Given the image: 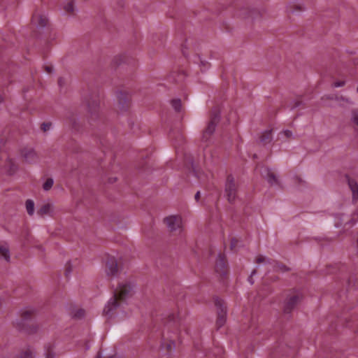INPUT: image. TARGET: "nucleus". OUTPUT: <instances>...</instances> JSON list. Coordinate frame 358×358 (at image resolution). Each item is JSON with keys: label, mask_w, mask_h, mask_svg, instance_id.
I'll return each instance as SVG.
<instances>
[{"label": "nucleus", "mask_w": 358, "mask_h": 358, "mask_svg": "<svg viewBox=\"0 0 358 358\" xmlns=\"http://www.w3.org/2000/svg\"><path fill=\"white\" fill-rule=\"evenodd\" d=\"M135 292V285L130 282L120 283L115 291L113 298L110 299L106 305L103 312L106 315L112 316L119 313L122 305Z\"/></svg>", "instance_id": "obj_1"}, {"label": "nucleus", "mask_w": 358, "mask_h": 358, "mask_svg": "<svg viewBox=\"0 0 358 358\" xmlns=\"http://www.w3.org/2000/svg\"><path fill=\"white\" fill-rule=\"evenodd\" d=\"M164 223L170 231H180L182 229L183 221L180 215H170L164 217Z\"/></svg>", "instance_id": "obj_2"}, {"label": "nucleus", "mask_w": 358, "mask_h": 358, "mask_svg": "<svg viewBox=\"0 0 358 358\" xmlns=\"http://www.w3.org/2000/svg\"><path fill=\"white\" fill-rule=\"evenodd\" d=\"M36 213L41 218L53 217L55 215V206L52 202L44 201L38 206Z\"/></svg>", "instance_id": "obj_3"}, {"label": "nucleus", "mask_w": 358, "mask_h": 358, "mask_svg": "<svg viewBox=\"0 0 358 358\" xmlns=\"http://www.w3.org/2000/svg\"><path fill=\"white\" fill-rule=\"evenodd\" d=\"M303 296L300 292H295L289 294L285 303L284 309L286 312H290L302 300Z\"/></svg>", "instance_id": "obj_4"}, {"label": "nucleus", "mask_w": 358, "mask_h": 358, "mask_svg": "<svg viewBox=\"0 0 358 358\" xmlns=\"http://www.w3.org/2000/svg\"><path fill=\"white\" fill-rule=\"evenodd\" d=\"M225 192L229 201L232 202L236 199V187L234 180L232 178H227L225 185Z\"/></svg>", "instance_id": "obj_5"}, {"label": "nucleus", "mask_w": 358, "mask_h": 358, "mask_svg": "<svg viewBox=\"0 0 358 358\" xmlns=\"http://www.w3.org/2000/svg\"><path fill=\"white\" fill-rule=\"evenodd\" d=\"M31 22L36 27H44L47 24L48 18L43 12L37 10L33 15Z\"/></svg>", "instance_id": "obj_6"}, {"label": "nucleus", "mask_w": 358, "mask_h": 358, "mask_svg": "<svg viewBox=\"0 0 358 358\" xmlns=\"http://www.w3.org/2000/svg\"><path fill=\"white\" fill-rule=\"evenodd\" d=\"M219 115H214L212 117L210 122L208 123L203 134V138L205 141H207L208 138L214 133L215 130L216 124L219 121Z\"/></svg>", "instance_id": "obj_7"}, {"label": "nucleus", "mask_w": 358, "mask_h": 358, "mask_svg": "<svg viewBox=\"0 0 358 358\" xmlns=\"http://www.w3.org/2000/svg\"><path fill=\"white\" fill-rule=\"evenodd\" d=\"M22 156L24 160L29 164L37 162L38 157L34 149L27 148L22 152Z\"/></svg>", "instance_id": "obj_8"}, {"label": "nucleus", "mask_w": 358, "mask_h": 358, "mask_svg": "<svg viewBox=\"0 0 358 358\" xmlns=\"http://www.w3.org/2000/svg\"><path fill=\"white\" fill-rule=\"evenodd\" d=\"M0 258L7 262L10 260V245L7 241H0Z\"/></svg>", "instance_id": "obj_9"}, {"label": "nucleus", "mask_w": 358, "mask_h": 358, "mask_svg": "<svg viewBox=\"0 0 358 358\" xmlns=\"http://www.w3.org/2000/svg\"><path fill=\"white\" fill-rule=\"evenodd\" d=\"M286 10L288 13H297V12H301L305 10V6L296 1H292L287 3L286 6Z\"/></svg>", "instance_id": "obj_10"}, {"label": "nucleus", "mask_w": 358, "mask_h": 358, "mask_svg": "<svg viewBox=\"0 0 358 358\" xmlns=\"http://www.w3.org/2000/svg\"><path fill=\"white\" fill-rule=\"evenodd\" d=\"M262 174L266 179V180L271 185H275L278 183V180L275 175L270 170L265 169L262 172Z\"/></svg>", "instance_id": "obj_11"}, {"label": "nucleus", "mask_w": 358, "mask_h": 358, "mask_svg": "<svg viewBox=\"0 0 358 358\" xmlns=\"http://www.w3.org/2000/svg\"><path fill=\"white\" fill-rule=\"evenodd\" d=\"M106 272L108 275L113 276L117 273V264L115 261H111L108 263Z\"/></svg>", "instance_id": "obj_12"}, {"label": "nucleus", "mask_w": 358, "mask_h": 358, "mask_svg": "<svg viewBox=\"0 0 358 358\" xmlns=\"http://www.w3.org/2000/svg\"><path fill=\"white\" fill-rule=\"evenodd\" d=\"M27 214L32 217L35 214V203L32 199H27L24 203Z\"/></svg>", "instance_id": "obj_13"}, {"label": "nucleus", "mask_w": 358, "mask_h": 358, "mask_svg": "<svg viewBox=\"0 0 358 358\" xmlns=\"http://www.w3.org/2000/svg\"><path fill=\"white\" fill-rule=\"evenodd\" d=\"M349 185L352 192L353 199H357L358 198V185L354 181H350Z\"/></svg>", "instance_id": "obj_14"}, {"label": "nucleus", "mask_w": 358, "mask_h": 358, "mask_svg": "<svg viewBox=\"0 0 358 358\" xmlns=\"http://www.w3.org/2000/svg\"><path fill=\"white\" fill-rule=\"evenodd\" d=\"M8 167H5V171L8 173H12L17 169L15 164L11 159H8L7 162Z\"/></svg>", "instance_id": "obj_15"}, {"label": "nucleus", "mask_w": 358, "mask_h": 358, "mask_svg": "<svg viewBox=\"0 0 358 358\" xmlns=\"http://www.w3.org/2000/svg\"><path fill=\"white\" fill-rule=\"evenodd\" d=\"M54 184V180L52 178H48L46 179V180L44 182L43 185V189L45 190V191H48L50 190L52 185Z\"/></svg>", "instance_id": "obj_16"}, {"label": "nucleus", "mask_w": 358, "mask_h": 358, "mask_svg": "<svg viewBox=\"0 0 358 358\" xmlns=\"http://www.w3.org/2000/svg\"><path fill=\"white\" fill-rule=\"evenodd\" d=\"M34 353L31 350H27L22 352L17 358H34Z\"/></svg>", "instance_id": "obj_17"}, {"label": "nucleus", "mask_w": 358, "mask_h": 358, "mask_svg": "<svg viewBox=\"0 0 358 358\" xmlns=\"http://www.w3.org/2000/svg\"><path fill=\"white\" fill-rule=\"evenodd\" d=\"M350 120L354 124L358 127V109L352 111Z\"/></svg>", "instance_id": "obj_18"}, {"label": "nucleus", "mask_w": 358, "mask_h": 358, "mask_svg": "<svg viewBox=\"0 0 358 358\" xmlns=\"http://www.w3.org/2000/svg\"><path fill=\"white\" fill-rule=\"evenodd\" d=\"M64 10L68 13L74 11V3L73 1H68L64 6Z\"/></svg>", "instance_id": "obj_19"}, {"label": "nucleus", "mask_w": 358, "mask_h": 358, "mask_svg": "<svg viewBox=\"0 0 358 358\" xmlns=\"http://www.w3.org/2000/svg\"><path fill=\"white\" fill-rule=\"evenodd\" d=\"M269 262V259L263 255H258L256 257V263L258 264H266Z\"/></svg>", "instance_id": "obj_20"}, {"label": "nucleus", "mask_w": 358, "mask_h": 358, "mask_svg": "<svg viewBox=\"0 0 358 358\" xmlns=\"http://www.w3.org/2000/svg\"><path fill=\"white\" fill-rule=\"evenodd\" d=\"M171 104L176 110L178 111L180 110L181 103L180 100H173Z\"/></svg>", "instance_id": "obj_21"}, {"label": "nucleus", "mask_w": 358, "mask_h": 358, "mask_svg": "<svg viewBox=\"0 0 358 358\" xmlns=\"http://www.w3.org/2000/svg\"><path fill=\"white\" fill-rule=\"evenodd\" d=\"M345 85V81H336V82H334V84H333V86L334 87H342Z\"/></svg>", "instance_id": "obj_22"}, {"label": "nucleus", "mask_w": 358, "mask_h": 358, "mask_svg": "<svg viewBox=\"0 0 358 358\" xmlns=\"http://www.w3.org/2000/svg\"><path fill=\"white\" fill-rule=\"evenodd\" d=\"M284 134H285V136H287L288 138H289V137H291L292 136V133L290 131H289V130L285 131H284Z\"/></svg>", "instance_id": "obj_23"}, {"label": "nucleus", "mask_w": 358, "mask_h": 358, "mask_svg": "<svg viewBox=\"0 0 358 358\" xmlns=\"http://www.w3.org/2000/svg\"><path fill=\"white\" fill-rule=\"evenodd\" d=\"M50 127V124H43V129L44 131H46L48 130Z\"/></svg>", "instance_id": "obj_24"}, {"label": "nucleus", "mask_w": 358, "mask_h": 358, "mask_svg": "<svg viewBox=\"0 0 358 358\" xmlns=\"http://www.w3.org/2000/svg\"><path fill=\"white\" fill-rule=\"evenodd\" d=\"M223 265H224V264H222V260H220V264H217V267H216V268H217V270H218L219 266L222 267V266H223Z\"/></svg>", "instance_id": "obj_25"}, {"label": "nucleus", "mask_w": 358, "mask_h": 358, "mask_svg": "<svg viewBox=\"0 0 358 358\" xmlns=\"http://www.w3.org/2000/svg\"><path fill=\"white\" fill-rule=\"evenodd\" d=\"M199 194H200V193H199V192H198L196 194V195H195V198H196V199H198L199 198Z\"/></svg>", "instance_id": "obj_26"}, {"label": "nucleus", "mask_w": 358, "mask_h": 358, "mask_svg": "<svg viewBox=\"0 0 358 358\" xmlns=\"http://www.w3.org/2000/svg\"><path fill=\"white\" fill-rule=\"evenodd\" d=\"M221 322H222H222H224V319H222V320H221Z\"/></svg>", "instance_id": "obj_27"}, {"label": "nucleus", "mask_w": 358, "mask_h": 358, "mask_svg": "<svg viewBox=\"0 0 358 358\" xmlns=\"http://www.w3.org/2000/svg\"><path fill=\"white\" fill-rule=\"evenodd\" d=\"M169 348L170 349L171 348V344L169 345Z\"/></svg>", "instance_id": "obj_28"}, {"label": "nucleus", "mask_w": 358, "mask_h": 358, "mask_svg": "<svg viewBox=\"0 0 358 358\" xmlns=\"http://www.w3.org/2000/svg\"><path fill=\"white\" fill-rule=\"evenodd\" d=\"M357 92H358V87H357Z\"/></svg>", "instance_id": "obj_29"}]
</instances>
